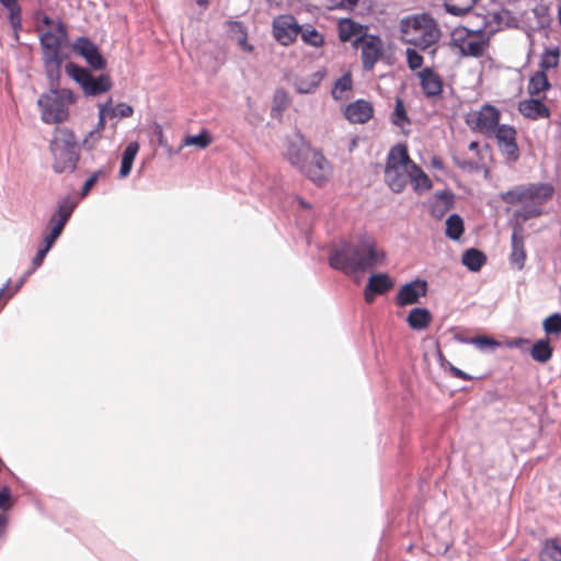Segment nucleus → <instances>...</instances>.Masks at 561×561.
<instances>
[{
	"instance_id": "nucleus-7",
	"label": "nucleus",
	"mask_w": 561,
	"mask_h": 561,
	"mask_svg": "<svg viewBox=\"0 0 561 561\" xmlns=\"http://www.w3.org/2000/svg\"><path fill=\"white\" fill-rule=\"evenodd\" d=\"M412 165L408 148L405 145L394 146L388 153L385 168V180L388 186L394 193H401L411 178Z\"/></svg>"
},
{
	"instance_id": "nucleus-11",
	"label": "nucleus",
	"mask_w": 561,
	"mask_h": 561,
	"mask_svg": "<svg viewBox=\"0 0 561 561\" xmlns=\"http://www.w3.org/2000/svg\"><path fill=\"white\" fill-rule=\"evenodd\" d=\"M299 171L317 185H322L328 181L331 168L323 153L313 149L309 160L301 164Z\"/></svg>"
},
{
	"instance_id": "nucleus-13",
	"label": "nucleus",
	"mask_w": 561,
	"mask_h": 561,
	"mask_svg": "<svg viewBox=\"0 0 561 561\" xmlns=\"http://www.w3.org/2000/svg\"><path fill=\"white\" fill-rule=\"evenodd\" d=\"M272 25L275 39L284 46L293 44L301 31V26L290 14L274 18Z\"/></svg>"
},
{
	"instance_id": "nucleus-9",
	"label": "nucleus",
	"mask_w": 561,
	"mask_h": 561,
	"mask_svg": "<svg viewBox=\"0 0 561 561\" xmlns=\"http://www.w3.org/2000/svg\"><path fill=\"white\" fill-rule=\"evenodd\" d=\"M500 119L501 111L497 107L483 104L479 110L469 112L465 122L472 131L492 137V133L496 131L495 129L500 125Z\"/></svg>"
},
{
	"instance_id": "nucleus-49",
	"label": "nucleus",
	"mask_w": 561,
	"mask_h": 561,
	"mask_svg": "<svg viewBox=\"0 0 561 561\" xmlns=\"http://www.w3.org/2000/svg\"><path fill=\"white\" fill-rule=\"evenodd\" d=\"M102 174V171L94 172L83 184L81 195L84 197L89 194L91 188L95 185L98 182L100 175Z\"/></svg>"
},
{
	"instance_id": "nucleus-28",
	"label": "nucleus",
	"mask_w": 561,
	"mask_h": 561,
	"mask_svg": "<svg viewBox=\"0 0 561 561\" xmlns=\"http://www.w3.org/2000/svg\"><path fill=\"white\" fill-rule=\"evenodd\" d=\"M139 151V145L136 141L129 142L122 156L119 176L126 178L133 168L134 160Z\"/></svg>"
},
{
	"instance_id": "nucleus-36",
	"label": "nucleus",
	"mask_w": 561,
	"mask_h": 561,
	"mask_svg": "<svg viewBox=\"0 0 561 561\" xmlns=\"http://www.w3.org/2000/svg\"><path fill=\"white\" fill-rule=\"evenodd\" d=\"M540 561H561V547L554 539H548L543 542L539 553Z\"/></svg>"
},
{
	"instance_id": "nucleus-30",
	"label": "nucleus",
	"mask_w": 561,
	"mask_h": 561,
	"mask_svg": "<svg viewBox=\"0 0 561 561\" xmlns=\"http://www.w3.org/2000/svg\"><path fill=\"white\" fill-rule=\"evenodd\" d=\"M368 290L378 295L388 293L393 287V280L388 274H376L368 279Z\"/></svg>"
},
{
	"instance_id": "nucleus-22",
	"label": "nucleus",
	"mask_w": 561,
	"mask_h": 561,
	"mask_svg": "<svg viewBox=\"0 0 561 561\" xmlns=\"http://www.w3.org/2000/svg\"><path fill=\"white\" fill-rule=\"evenodd\" d=\"M433 321V316L426 308H413L407 317V323L410 329L415 331L426 330Z\"/></svg>"
},
{
	"instance_id": "nucleus-46",
	"label": "nucleus",
	"mask_w": 561,
	"mask_h": 561,
	"mask_svg": "<svg viewBox=\"0 0 561 561\" xmlns=\"http://www.w3.org/2000/svg\"><path fill=\"white\" fill-rule=\"evenodd\" d=\"M407 61L412 70H416L423 65V57L414 49H407Z\"/></svg>"
},
{
	"instance_id": "nucleus-5",
	"label": "nucleus",
	"mask_w": 561,
	"mask_h": 561,
	"mask_svg": "<svg viewBox=\"0 0 561 561\" xmlns=\"http://www.w3.org/2000/svg\"><path fill=\"white\" fill-rule=\"evenodd\" d=\"M401 31L407 43L423 50L435 45L440 37L437 23L428 14H419L403 20Z\"/></svg>"
},
{
	"instance_id": "nucleus-23",
	"label": "nucleus",
	"mask_w": 561,
	"mask_h": 561,
	"mask_svg": "<svg viewBox=\"0 0 561 561\" xmlns=\"http://www.w3.org/2000/svg\"><path fill=\"white\" fill-rule=\"evenodd\" d=\"M226 26L227 32L231 35L232 38L236 39L241 49L248 53H251L253 50V46L248 43L247 27L242 22L227 21Z\"/></svg>"
},
{
	"instance_id": "nucleus-52",
	"label": "nucleus",
	"mask_w": 561,
	"mask_h": 561,
	"mask_svg": "<svg viewBox=\"0 0 561 561\" xmlns=\"http://www.w3.org/2000/svg\"><path fill=\"white\" fill-rule=\"evenodd\" d=\"M331 3L328 5L329 9H336L340 7H344L345 0H330ZM347 3L350 5H355L357 3V0H347Z\"/></svg>"
},
{
	"instance_id": "nucleus-40",
	"label": "nucleus",
	"mask_w": 561,
	"mask_h": 561,
	"mask_svg": "<svg viewBox=\"0 0 561 561\" xmlns=\"http://www.w3.org/2000/svg\"><path fill=\"white\" fill-rule=\"evenodd\" d=\"M299 34L301 35L302 41L310 46L320 47L324 43L323 35L310 25L306 27L301 26Z\"/></svg>"
},
{
	"instance_id": "nucleus-14",
	"label": "nucleus",
	"mask_w": 561,
	"mask_h": 561,
	"mask_svg": "<svg viewBox=\"0 0 561 561\" xmlns=\"http://www.w3.org/2000/svg\"><path fill=\"white\" fill-rule=\"evenodd\" d=\"M73 209L75 204L68 199L62 201L58 205L56 214L53 215L48 224L49 232L44 237V241L48 247H53L55 241L58 239Z\"/></svg>"
},
{
	"instance_id": "nucleus-43",
	"label": "nucleus",
	"mask_w": 561,
	"mask_h": 561,
	"mask_svg": "<svg viewBox=\"0 0 561 561\" xmlns=\"http://www.w3.org/2000/svg\"><path fill=\"white\" fill-rule=\"evenodd\" d=\"M392 123L399 127H403L404 125L410 124L404 103L400 98L396 99L394 111L392 113Z\"/></svg>"
},
{
	"instance_id": "nucleus-37",
	"label": "nucleus",
	"mask_w": 561,
	"mask_h": 561,
	"mask_svg": "<svg viewBox=\"0 0 561 561\" xmlns=\"http://www.w3.org/2000/svg\"><path fill=\"white\" fill-rule=\"evenodd\" d=\"M463 221L459 215L453 214L446 220V236L451 240H458L463 233Z\"/></svg>"
},
{
	"instance_id": "nucleus-10",
	"label": "nucleus",
	"mask_w": 561,
	"mask_h": 561,
	"mask_svg": "<svg viewBox=\"0 0 561 561\" xmlns=\"http://www.w3.org/2000/svg\"><path fill=\"white\" fill-rule=\"evenodd\" d=\"M354 46L360 49L363 68L367 71L373 70L383 56V43L379 36L364 34L355 39Z\"/></svg>"
},
{
	"instance_id": "nucleus-31",
	"label": "nucleus",
	"mask_w": 561,
	"mask_h": 561,
	"mask_svg": "<svg viewBox=\"0 0 561 561\" xmlns=\"http://www.w3.org/2000/svg\"><path fill=\"white\" fill-rule=\"evenodd\" d=\"M552 354L553 348L547 339L538 340L530 348L531 358L539 363H547L551 359Z\"/></svg>"
},
{
	"instance_id": "nucleus-6",
	"label": "nucleus",
	"mask_w": 561,
	"mask_h": 561,
	"mask_svg": "<svg viewBox=\"0 0 561 561\" xmlns=\"http://www.w3.org/2000/svg\"><path fill=\"white\" fill-rule=\"evenodd\" d=\"M50 87V92L39 96L37 105L41 108L42 121L46 124H59L68 119L69 105L76 102L73 92L69 89Z\"/></svg>"
},
{
	"instance_id": "nucleus-8",
	"label": "nucleus",
	"mask_w": 561,
	"mask_h": 561,
	"mask_svg": "<svg viewBox=\"0 0 561 561\" xmlns=\"http://www.w3.org/2000/svg\"><path fill=\"white\" fill-rule=\"evenodd\" d=\"M65 70L81 87L85 95L96 96L110 91L112 88V80L108 75L103 73L94 78L88 69L75 62H68L65 66Z\"/></svg>"
},
{
	"instance_id": "nucleus-60",
	"label": "nucleus",
	"mask_w": 561,
	"mask_h": 561,
	"mask_svg": "<svg viewBox=\"0 0 561 561\" xmlns=\"http://www.w3.org/2000/svg\"><path fill=\"white\" fill-rule=\"evenodd\" d=\"M300 205L305 208H310V205L304 202L302 199L299 201Z\"/></svg>"
},
{
	"instance_id": "nucleus-3",
	"label": "nucleus",
	"mask_w": 561,
	"mask_h": 561,
	"mask_svg": "<svg viewBox=\"0 0 561 561\" xmlns=\"http://www.w3.org/2000/svg\"><path fill=\"white\" fill-rule=\"evenodd\" d=\"M67 42V28L61 21H57L54 30H48L39 36L44 69L48 83L53 88L58 84L60 79L61 65L64 61L61 47Z\"/></svg>"
},
{
	"instance_id": "nucleus-44",
	"label": "nucleus",
	"mask_w": 561,
	"mask_h": 561,
	"mask_svg": "<svg viewBox=\"0 0 561 561\" xmlns=\"http://www.w3.org/2000/svg\"><path fill=\"white\" fill-rule=\"evenodd\" d=\"M134 114V108L131 105H128L126 103H118L115 107L112 106V104L110 106H107V115L110 118H113V117H119V118H127V117H130L133 116Z\"/></svg>"
},
{
	"instance_id": "nucleus-42",
	"label": "nucleus",
	"mask_w": 561,
	"mask_h": 561,
	"mask_svg": "<svg viewBox=\"0 0 561 561\" xmlns=\"http://www.w3.org/2000/svg\"><path fill=\"white\" fill-rule=\"evenodd\" d=\"M211 136L207 130H202L198 135H188L184 138V146H196L198 148H206L211 144Z\"/></svg>"
},
{
	"instance_id": "nucleus-59",
	"label": "nucleus",
	"mask_w": 561,
	"mask_h": 561,
	"mask_svg": "<svg viewBox=\"0 0 561 561\" xmlns=\"http://www.w3.org/2000/svg\"><path fill=\"white\" fill-rule=\"evenodd\" d=\"M198 5H206L208 3V0H196Z\"/></svg>"
},
{
	"instance_id": "nucleus-17",
	"label": "nucleus",
	"mask_w": 561,
	"mask_h": 561,
	"mask_svg": "<svg viewBox=\"0 0 561 561\" xmlns=\"http://www.w3.org/2000/svg\"><path fill=\"white\" fill-rule=\"evenodd\" d=\"M422 92L427 99L436 100L443 93V79L432 68H424L417 72Z\"/></svg>"
},
{
	"instance_id": "nucleus-32",
	"label": "nucleus",
	"mask_w": 561,
	"mask_h": 561,
	"mask_svg": "<svg viewBox=\"0 0 561 561\" xmlns=\"http://www.w3.org/2000/svg\"><path fill=\"white\" fill-rule=\"evenodd\" d=\"M549 88L550 82L548 80L546 72L539 70L530 77L527 90L531 96H538L540 95V93L547 91Z\"/></svg>"
},
{
	"instance_id": "nucleus-54",
	"label": "nucleus",
	"mask_w": 561,
	"mask_h": 561,
	"mask_svg": "<svg viewBox=\"0 0 561 561\" xmlns=\"http://www.w3.org/2000/svg\"><path fill=\"white\" fill-rule=\"evenodd\" d=\"M365 300L367 304H371L374 300H375V293H373V290H368V285H366V288H365Z\"/></svg>"
},
{
	"instance_id": "nucleus-15",
	"label": "nucleus",
	"mask_w": 561,
	"mask_h": 561,
	"mask_svg": "<svg viewBox=\"0 0 561 561\" xmlns=\"http://www.w3.org/2000/svg\"><path fill=\"white\" fill-rule=\"evenodd\" d=\"M76 54L83 57L87 64L94 70H103L106 60L100 54L98 46L88 37H78L72 44Z\"/></svg>"
},
{
	"instance_id": "nucleus-50",
	"label": "nucleus",
	"mask_w": 561,
	"mask_h": 561,
	"mask_svg": "<svg viewBox=\"0 0 561 561\" xmlns=\"http://www.w3.org/2000/svg\"><path fill=\"white\" fill-rule=\"evenodd\" d=\"M472 343L482 348L483 347H494V346L499 345V343L495 340H493L492 337H489V336H484V335L477 336V337L472 339Z\"/></svg>"
},
{
	"instance_id": "nucleus-53",
	"label": "nucleus",
	"mask_w": 561,
	"mask_h": 561,
	"mask_svg": "<svg viewBox=\"0 0 561 561\" xmlns=\"http://www.w3.org/2000/svg\"><path fill=\"white\" fill-rule=\"evenodd\" d=\"M450 371H451L453 376L456 377V378H459V379H462V380H470L471 379V377L468 374H466L465 371H462L461 369H459L457 367H451Z\"/></svg>"
},
{
	"instance_id": "nucleus-56",
	"label": "nucleus",
	"mask_w": 561,
	"mask_h": 561,
	"mask_svg": "<svg viewBox=\"0 0 561 561\" xmlns=\"http://www.w3.org/2000/svg\"><path fill=\"white\" fill-rule=\"evenodd\" d=\"M42 23L48 27H50V30H54L55 28V25L57 22H54L49 16L45 15L43 19H42Z\"/></svg>"
},
{
	"instance_id": "nucleus-39",
	"label": "nucleus",
	"mask_w": 561,
	"mask_h": 561,
	"mask_svg": "<svg viewBox=\"0 0 561 561\" xmlns=\"http://www.w3.org/2000/svg\"><path fill=\"white\" fill-rule=\"evenodd\" d=\"M360 26L350 19H344L339 22V38L341 42H348L351 38L359 33Z\"/></svg>"
},
{
	"instance_id": "nucleus-33",
	"label": "nucleus",
	"mask_w": 561,
	"mask_h": 561,
	"mask_svg": "<svg viewBox=\"0 0 561 561\" xmlns=\"http://www.w3.org/2000/svg\"><path fill=\"white\" fill-rule=\"evenodd\" d=\"M462 264L470 271H479L486 262V256L477 249H469L462 254Z\"/></svg>"
},
{
	"instance_id": "nucleus-57",
	"label": "nucleus",
	"mask_w": 561,
	"mask_h": 561,
	"mask_svg": "<svg viewBox=\"0 0 561 561\" xmlns=\"http://www.w3.org/2000/svg\"><path fill=\"white\" fill-rule=\"evenodd\" d=\"M469 150L471 151H478L479 149V142L478 141H471L468 146Z\"/></svg>"
},
{
	"instance_id": "nucleus-35",
	"label": "nucleus",
	"mask_w": 561,
	"mask_h": 561,
	"mask_svg": "<svg viewBox=\"0 0 561 561\" xmlns=\"http://www.w3.org/2000/svg\"><path fill=\"white\" fill-rule=\"evenodd\" d=\"M478 0H445L444 7L446 11L453 15H463L468 13Z\"/></svg>"
},
{
	"instance_id": "nucleus-27",
	"label": "nucleus",
	"mask_w": 561,
	"mask_h": 561,
	"mask_svg": "<svg viewBox=\"0 0 561 561\" xmlns=\"http://www.w3.org/2000/svg\"><path fill=\"white\" fill-rule=\"evenodd\" d=\"M0 3L9 12V22L18 36V32L22 28V8L16 0H0Z\"/></svg>"
},
{
	"instance_id": "nucleus-1",
	"label": "nucleus",
	"mask_w": 561,
	"mask_h": 561,
	"mask_svg": "<svg viewBox=\"0 0 561 561\" xmlns=\"http://www.w3.org/2000/svg\"><path fill=\"white\" fill-rule=\"evenodd\" d=\"M385 252L379 249L370 237H362L356 241L342 242L331 251L330 265L346 274H354L383 263Z\"/></svg>"
},
{
	"instance_id": "nucleus-26",
	"label": "nucleus",
	"mask_w": 561,
	"mask_h": 561,
	"mask_svg": "<svg viewBox=\"0 0 561 561\" xmlns=\"http://www.w3.org/2000/svg\"><path fill=\"white\" fill-rule=\"evenodd\" d=\"M324 78L323 71H316L308 77L297 78L295 88L299 93H312Z\"/></svg>"
},
{
	"instance_id": "nucleus-58",
	"label": "nucleus",
	"mask_w": 561,
	"mask_h": 561,
	"mask_svg": "<svg viewBox=\"0 0 561 561\" xmlns=\"http://www.w3.org/2000/svg\"><path fill=\"white\" fill-rule=\"evenodd\" d=\"M459 165L461 168H472L473 167V163L472 162H463V163H459Z\"/></svg>"
},
{
	"instance_id": "nucleus-34",
	"label": "nucleus",
	"mask_w": 561,
	"mask_h": 561,
	"mask_svg": "<svg viewBox=\"0 0 561 561\" xmlns=\"http://www.w3.org/2000/svg\"><path fill=\"white\" fill-rule=\"evenodd\" d=\"M410 172H411V178H410L409 182L412 183L413 188L416 192L428 191L432 187V181L419 165H416L414 163V165H412V170H410Z\"/></svg>"
},
{
	"instance_id": "nucleus-29",
	"label": "nucleus",
	"mask_w": 561,
	"mask_h": 561,
	"mask_svg": "<svg viewBox=\"0 0 561 561\" xmlns=\"http://www.w3.org/2000/svg\"><path fill=\"white\" fill-rule=\"evenodd\" d=\"M486 42L481 37H471L463 39L460 49L466 56L481 57L484 54Z\"/></svg>"
},
{
	"instance_id": "nucleus-16",
	"label": "nucleus",
	"mask_w": 561,
	"mask_h": 561,
	"mask_svg": "<svg viewBox=\"0 0 561 561\" xmlns=\"http://www.w3.org/2000/svg\"><path fill=\"white\" fill-rule=\"evenodd\" d=\"M427 294V283L423 279H415L404 284L396 296V304L400 307L417 304L421 297Z\"/></svg>"
},
{
	"instance_id": "nucleus-55",
	"label": "nucleus",
	"mask_w": 561,
	"mask_h": 561,
	"mask_svg": "<svg viewBox=\"0 0 561 561\" xmlns=\"http://www.w3.org/2000/svg\"><path fill=\"white\" fill-rule=\"evenodd\" d=\"M8 524V517L4 514H0V536L4 534Z\"/></svg>"
},
{
	"instance_id": "nucleus-2",
	"label": "nucleus",
	"mask_w": 561,
	"mask_h": 561,
	"mask_svg": "<svg viewBox=\"0 0 561 561\" xmlns=\"http://www.w3.org/2000/svg\"><path fill=\"white\" fill-rule=\"evenodd\" d=\"M554 194V187L549 183H528L512 187L500 194L502 202L519 207L514 211L518 224L531 218L540 217L543 214V206Z\"/></svg>"
},
{
	"instance_id": "nucleus-21",
	"label": "nucleus",
	"mask_w": 561,
	"mask_h": 561,
	"mask_svg": "<svg viewBox=\"0 0 561 561\" xmlns=\"http://www.w3.org/2000/svg\"><path fill=\"white\" fill-rule=\"evenodd\" d=\"M519 113L529 119L537 121L540 118H549L551 112L539 99L523 100L518 103Z\"/></svg>"
},
{
	"instance_id": "nucleus-24",
	"label": "nucleus",
	"mask_w": 561,
	"mask_h": 561,
	"mask_svg": "<svg viewBox=\"0 0 561 561\" xmlns=\"http://www.w3.org/2000/svg\"><path fill=\"white\" fill-rule=\"evenodd\" d=\"M451 207L453 194L449 192H438L431 203L430 213L434 218L440 219Z\"/></svg>"
},
{
	"instance_id": "nucleus-12",
	"label": "nucleus",
	"mask_w": 561,
	"mask_h": 561,
	"mask_svg": "<svg viewBox=\"0 0 561 561\" xmlns=\"http://www.w3.org/2000/svg\"><path fill=\"white\" fill-rule=\"evenodd\" d=\"M496 131L492 133L501 153L508 161H516L519 158V148L517 145V131L515 127L506 124H500Z\"/></svg>"
},
{
	"instance_id": "nucleus-19",
	"label": "nucleus",
	"mask_w": 561,
	"mask_h": 561,
	"mask_svg": "<svg viewBox=\"0 0 561 561\" xmlns=\"http://www.w3.org/2000/svg\"><path fill=\"white\" fill-rule=\"evenodd\" d=\"M312 148L302 137L298 140L289 141L285 151L286 160L294 167L300 169L301 164L309 160Z\"/></svg>"
},
{
	"instance_id": "nucleus-41",
	"label": "nucleus",
	"mask_w": 561,
	"mask_h": 561,
	"mask_svg": "<svg viewBox=\"0 0 561 561\" xmlns=\"http://www.w3.org/2000/svg\"><path fill=\"white\" fill-rule=\"evenodd\" d=\"M560 49L552 48L543 53L539 67L540 71L546 72L547 70L554 69L559 65Z\"/></svg>"
},
{
	"instance_id": "nucleus-47",
	"label": "nucleus",
	"mask_w": 561,
	"mask_h": 561,
	"mask_svg": "<svg viewBox=\"0 0 561 561\" xmlns=\"http://www.w3.org/2000/svg\"><path fill=\"white\" fill-rule=\"evenodd\" d=\"M13 506L11 490L9 486L0 489V510L8 511Z\"/></svg>"
},
{
	"instance_id": "nucleus-25",
	"label": "nucleus",
	"mask_w": 561,
	"mask_h": 561,
	"mask_svg": "<svg viewBox=\"0 0 561 561\" xmlns=\"http://www.w3.org/2000/svg\"><path fill=\"white\" fill-rule=\"evenodd\" d=\"M112 103V99H110L105 104L100 105L99 108V122L98 126L94 130L90 131L89 135L84 138L83 145L88 146L89 148H92L96 141L101 138V133L105 127V117L107 115V106H110Z\"/></svg>"
},
{
	"instance_id": "nucleus-51",
	"label": "nucleus",
	"mask_w": 561,
	"mask_h": 561,
	"mask_svg": "<svg viewBox=\"0 0 561 561\" xmlns=\"http://www.w3.org/2000/svg\"><path fill=\"white\" fill-rule=\"evenodd\" d=\"M50 248L51 247H48V244L45 243V247L37 251L36 255L33 259V270H35L42 265V263Z\"/></svg>"
},
{
	"instance_id": "nucleus-48",
	"label": "nucleus",
	"mask_w": 561,
	"mask_h": 561,
	"mask_svg": "<svg viewBox=\"0 0 561 561\" xmlns=\"http://www.w3.org/2000/svg\"><path fill=\"white\" fill-rule=\"evenodd\" d=\"M274 102L278 110L284 111L289 105V96L283 89H278L274 95Z\"/></svg>"
},
{
	"instance_id": "nucleus-38",
	"label": "nucleus",
	"mask_w": 561,
	"mask_h": 561,
	"mask_svg": "<svg viewBox=\"0 0 561 561\" xmlns=\"http://www.w3.org/2000/svg\"><path fill=\"white\" fill-rule=\"evenodd\" d=\"M352 75L350 72H346L334 83V87L332 89L333 99L342 100L345 96V93L352 90Z\"/></svg>"
},
{
	"instance_id": "nucleus-18",
	"label": "nucleus",
	"mask_w": 561,
	"mask_h": 561,
	"mask_svg": "<svg viewBox=\"0 0 561 561\" xmlns=\"http://www.w3.org/2000/svg\"><path fill=\"white\" fill-rule=\"evenodd\" d=\"M527 259V252L525 248V241L523 236V227L520 224H517L513 228V233L511 237V253H510V264L520 271L525 266V262Z\"/></svg>"
},
{
	"instance_id": "nucleus-4",
	"label": "nucleus",
	"mask_w": 561,
	"mask_h": 561,
	"mask_svg": "<svg viewBox=\"0 0 561 561\" xmlns=\"http://www.w3.org/2000/svg\"><path fill=\"white\" fill-rule=\"evenodd\" d=\"M49 149L54 160L51 167L56 173H71L77 169L80 149L71 129L56 128Z\"/></svg>"
},
{
	"instance_id": "nucleus-45",
	"label": "nucleus",
	"mask_w": 561,
	"mask_h": 561,
	"mask_svg": "<svg viewBox=\"0 0 561 561\" xmlns=\"http://www.w3.org/2000/svg\"><path fill=\"white\" fill-rule=\"evenodd\" d=\"M543 330L547 334H560L561 333V314L553 313L546 318L542 323Z\"/></svg>"
},
{
	"instance_id": "nucleus-20",
	"label": "nucleus",
	"mask_w": 561,
	"mask_h": 561,
	"mask_svg": "<svg viewBox=\"0 0 561 561\" xmlns=\"http://www.w3.org/2000/svg\"><path fill=\"white\" fill-rule=\"evenodd\" d=\"M374 115L371 103L365 100H356L350 103L344 110L345 118L352 124H365Z\"/></svg>"
}]
</instances>
